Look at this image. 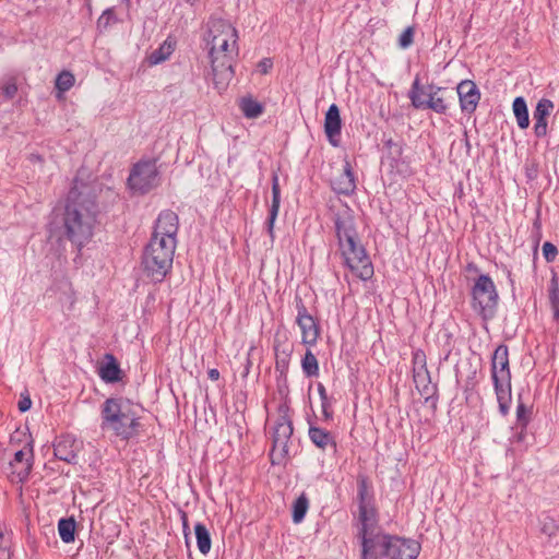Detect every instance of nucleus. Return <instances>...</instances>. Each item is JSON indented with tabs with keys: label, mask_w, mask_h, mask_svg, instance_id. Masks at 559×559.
Returning <instances> with one entry per match:
<instances>
[{
	"label": "nucleus",
	"mask_w": 559,
	"mask_h": 559,
	"mask_svg": "<svg viewBox=\"0 0 559 559\" xmlns=\"http://www.w3.org/2000/svg\"><path fill=\"white\" fill-rule=\"evenodd\" d=\"M341 116H340V109L337 105L332 104L326 114L324 119V131L325 134L330 141V143L334 146L337 145L336 136L341 133Z\"/></svg>",
	"instance_id": "obj_17"
},
{
	"label": "nucleus",
	"mask_w": 559,
	"mask_h": 559,
	"mask_svg": "<svg viewBox=\"0 0 559 559\" xmlns=\"http://www.w3.org/2000/svg\"><path fill=\"white\" fill-rule=\"evenodd\" d=\"M412 105L417 109H431L437 114H445L449 108L445 90L433 84L423 85L418 78L409 91Z\"/></svg>",
	"instance_id": "obj_8"
},
{
	"label": "nucleus",
	"mask_w": 559,
	"mask_h": 559,
	"mask_svg": "<svg viewBox=\"0 0 559 559\" xmlns=\"http://www.w3.org/2000/svg\"><path fill=\"white\" fill-rule=\"evenodd\" d=\"M302 370L309 377L317 376L319 372L318 360L310 350L306 352L302 359Z\"/></svg>",
	"instance_id": "obj_29"
},
{
	"label": "nucleus",
	"mask_w": 559,
	"mask_h": 559,
	"mask_svg": "<svg viewBox=\"0 0 559 559\" xmlns=\"http://www.w3.org/2000/svg\"><path fill=\"white\" fill-rule=\"evenodd\" d=\"M424 357H425V356H424V354H423V353H420V352L415 353V359H416V360H420V359H423Z\"/></svg>",
	"instance_id": "obj_40"
},
{
	"label": "nucleus",
	"mask_w": 559,
	"mask_h": 559,
	"mask_svg": "<svg viewBox=\"0 0 559 559\" xmlns=\"http://www.w3.org/2000/svg\"><path fill=\"white\" fill-rule=\"evenodd\" d=\"M2 92L3 94L8 97V98H12L14 97V95L16 94L17 92V85L14 81H9L8 83H5V85L3 86L2 88Z\"/></svg>",
	"instance_id": "obj_35"
},
{
	"label": "nucleus",
	"mask_w": 559,
	"mask_h": 559,
	"mask_svg": "<svg viewBox=\"0 0 559 559\" xmlns=\"http://www.w3.org/2000/svg\"><path fill=\"white\" fill-rule=\"evenodd\" d=\"M272 68V61L270 59H264L259 62L258 69L261 73L266 74L269 70Z\"/></svg>",
	"instance_id": "obj_36"
},
{
	"label": "nucleus",
	"mask_w": 559,
	"mask_h": 559,
	"mask_svg": "<svg viewBox=\"0 0 559 559\" xmlns=\"http://www.w3.org/2000/svg\"><path fill=\"white\" fill-rule=\"evenodd\" d=\"M175 50V45L170 40H165L157 49L153 50L146 61L150 66H157L166 61Z\"/></svg>",
	"instance_id": "obj_20"
},
{
	"label": "nucleus",
	"mask_w": 559,
	"mask_h": 559,
	"mask_svg": "<svg viewBox=\"0 0 559 559\" xmlns=\"http://www.w3.org/2000/svg\"><path fill=\"white\" fill-rule=\"evenodd\" d=\"M102 427L115 435L129 439L139 426V417L134 405L126 399H107L102 407Z\"/></svg>",
	"instance_id": "obj_5"
},
{
	"label": "nucleus",
	"mask_w": 559,
	"mask_h": 559,
	"mask_svg": "<svg viewBox=\"0 0 559 559\" xmlns=\"http://www.w3.org/2000/svg\"><path fill=\"white\" fill-rule=\"evenodd\" d=\"M280 203H281V190H280L278 177L276 175H274L273 180H272V205H271L270 216H269V221H267L270 233H272L275 219L277 217V214L280 211Z\"/></svg>",
	"instance_id": "obj_21"
},
{
	"label": "nucleus",
	"mask_w": 559,
	"mask_h": 559,
	"mask_svg": "<svg viewBox=\"0 0 559 559\" xmlns=\"http://www.w3.org/2000/svg\"><path fill=\"white\" fill-rule=\"evenodd\" d=\"M491 376L500 411L502 414H507L511 399V373L509 369V352L506 345H499L493 353Z\"/></svg>",
	"instance_id": "obj_7"
},
{
	"label": "nucleus",
	"mask_w": 559,
	"mask_h": 559,
	"mask_svg": "<svg viewBox=\"0 0 559 559\" xmlns=\"http://www.w3.org/2000/svg\"><path fill=\"white\" fill-rule=\"evenodd\" d=\"M209 378L213 381H216L219 379V371L217 369H210L209 372Z\"/></svg>",
	"instance_id": "obj_39"
},
{
	"label": "nucleus",
	"mask_w": 559,
	"mask_h": 559,
	"mask_svg": "<svg viewBox=\"0 0 559 559\" xmlns=\"http://www.w3.org/2000/svg\"><path fill=\"white\" fill-rule=\"evenodd\" d=\"M55 454L57 457L66 462H71L75 457L74 453L66 451V444L61 441L55 445Z\"/></svg>",
	"instance_id": "obj_32"
},
{
	"label": "nucleus",
	"mask_w": 559,
	"mask_h": 559,
	"mask_svg": "<svg viewBox=\"0 0 559 559\" xmlns=\"http://www.w3.org/2000/svg\"><path fill=\"white\" fill-rule=\"evenodd\" d=\"M472 308L484 320L495 316L498 306V293L493 281L488 275H480L472 287Z\"/></svg>",
	"instance_id": "obj_9"
},
{
	"label": "nucleus",
	"mask_w": 559,
	"mask_h": 559,
	"mask_svg": "<svg viewBox=\"0 0 559 559\" xmlns=\"http://www.w3.org/2000/svg\"><path fill=\"white\" fill-rule=\"evenodd\" d=\"M98 213L97 204L90 188L75 181L67 199L63 225L68 238L79 246L86 242L93 234Z\"/></svg>",
	"instance_id": "obj_3"
},
{
	"label": "nucleus",
	"mask_w": 559,
	"mask_h": 559,
	"mask_svg": "<svg viewBox=\"0 0 559 559\" xmlns=\"http://www.w3.org/2000/svg\"><path fill=\"white\" fill-rule=\"evenodd\" d=\"M557 253L558 250L552 243L545 242L543 245V254L548 262L554 261L557 257Z\"/></svg>",
	"instance_id": "obj_34"
},
{
	"label": "nucleus",
	"mask_w": 559,
	"mask_h": 559,
	"mask_svg": "<svg viewBox=\"0 0 559 559\" xmlns=\"http://www.w3.org/2000/svg\"><path fill=\"white\" fill-rule=\"evenodd\" d=\"M58 532L63 543H72L74 540L75 522L72 519H61L58 523Z\"/></svg>",
	"instance_id": "obj_25"
},
{
	"label": "nucleus",
	"mask_w": 559,
	"mask_h": 559,
	"mask_svg": "<svg viewBox=\"0 0 559 559\" xmlns=\"http://www.w3.org/2000/svg\"><path fill=\"white\" fill-rule=\"evenodd\" d=\"M194 532L200 552L206 555L211 549V537L207 528L202 523H198L194 527Z\"/></svg>",
	"instance_id": "obj_24"
},
{
	"label": "nucleus",
	"mask_w": 559,
	"mask_h": 559,
	"mask_svg": "<svg viewBox=\"0 0 559 559\" xmlns=\"http://www.w3.org/2000/svg\"><path fill=\"white\" fill-rule=\"evenodd\" d=\"M239 106L242 114L249 119L258 118L263 112V106L251 97H243Z\"/></svg>",
	"instance_id": "obj_23"
},
{
	"label": "nucleus",
	"mask_w": 559,
	"mask_h": 559,
	"mask_svg": "<svg viewBox=\"0 0 559 559\" xmlns=\"http://www.w3.org/2000/svg\"><path fill=\"white\" fill-rule=\"evenodd\" d=\"M523 412H524V406H523V405H520V406L518 407V416L520 417V416H521V414H522Z\"/></svg>",
	"instance_id": "obj_41"
},
{
	"label": "nucleus",
	"mask_w": 559,
	"mask_h": 559,
	"mask_svg": "<svg viewBox=\"0 0 559 559\" xmlns=\"http://www.w3.org/2000/svg\"><path fill=\"white\" fill-rule=\"evenodd\" d=\"M356 183L354 175L348 164L345 165L343 173L335 178L333 188L338 193L348 194L355 190Z\"/></svg>",
	"instance_id": "obj_18"
},
{
	"label": "nucleus",
	"mask_w": 559,
	"mask_h": 559,
	"mask_svg": "<svg viewBox=\"0 0 559 559\" xmlns=\"http://www.w3.org/2000/svg\"><path fill=\"white\" fill-rule=\"evenodd\" d=\"M238 32L226 20L211 19L206 23L203 39L212 68L213 82L224 90L234 75L233 62L238 56Z\"/></svg>",
	"instance_id": "obj_2"
},
{
	"label": "nucleus",
	"mask_w": 559,
	"mask_h": 559,
	"mask_svg": "<svg viewBox=\"0 0 559 559\" xmlns=\"http://www.w3.org/2000/svg\"><path fill=\"white\" fill-rule=\"evenodd\" d=\"M183 528H185V531L188 528V525H187V522H186V516H183Z\"/></svg>",
	"instance_id": "obj_43"
},
{
	"label": "nucleus",
	"mask_w": 559,
	"mask_h": 559,
	"mask_svg": "<svg viewBox=\"0 0 559 559\" xmlns=\"http://www.w3.org/2000/svg\"><path fill=\"white\" fill-rule=\"evenodd\" d=\"M297 308L298 314L296 323L300 329L302 343L306 345H314L319 337V326L314 319L308 313L301 300L298 302Z\"/></svg>",
	"instance_id": "obj_14"
},
{
	"label": "nucleus",
	"mask_w": 559,
	"mask_h": 559,
	"mask_svg": "<svg viewBox=\"0 0 559 559\" xmlns=\"http://www.w3.org/2000/svg\"><path fill=\"white\" fill-rule=\"evenodd\" d=\"M176 247L177 245L151 238L142 258L145 274L156 282L163 281L173 266Z\"/></svg>",
	"instance_id": "obj_6"
},
{
	"label": "nucleus",
	"mask_w": 559,
	"mask_h": 559,
	"mask_svg": "<svg viewBox=\"0 0 559 559\" xmlns=\"http://www.w3.org/2000/svg\"><path fill=\"white\" fill-rule=\"evenodd\" d=\"M120 369L118 365L111 360L104 365L99 370V376L106 382H115L119 380Z\"/></svg>",
	"instance_id": "obj_26"
},
{
	"label": "nucleus",
	"mask_w": 559,
	"mask_h": 559,
	"mask_svg": "<svg viewBox=\"0 0 559 559\" xmlns=\"http://www.w3.org/2000/svg\"><path fill=\"white\" fill-rule=\"evenodd\" d=\"M0 559H11V539L3 533H0Z\"/></svg>",
	"instance_id": "obj_31"
},
{
	"label": "nucleus",
	"mask_w": 559,
	"mask_h": 559,
	"mask_svg": "<svg viewBox=\"0 0 559 559\" xmlns=\"http://www.w3.org/2000/svg\"><path fill=\"white\" fill-rule=\"evenodd\" d=\"M319 392H320V394L323 396V394H324L325 390H324V388H323L322 385H320V388H319Z\"/></svg>",
	"instance_id": "obj_42"
},
{
	"label": "nucleus",
	"mask_w": 559,
	"mask_h": 559,
	"mask_svg": "<svg viewBox=\"0 0 559 559\" xmlns=\"http://www.w3.org/2000/svg\"><path fill=\"white\" fill-rule=\"evenodd\" d=\"M414 29L413 27H407L399 38V45L401 48H408L413 43Z\"/></svg>",
	"instance_id": "obj_33"
},
{
	"label": "nucleus",
	"mask_w": 559,
	"mask_h": 559,
	"mask_svg": "<svg viewBox=\"0 0 559 559\" xmlns=\"http://www.w3.org/2000/svg\"><path fill=\"white\" fill-rule=\"evenodd\" d=\"M178 216L173 211L162 212L155 223L152 239L177 245Z\"/></svg>",
	"instance_id": "obj_13"
},
{
	"label": "nucleus",
	"mask_w": 559,
	"mask_h": 559,
	"mask_svg": "<svg viewBox=\"0 0 559 559\" xmlns=\"http://www.w3.org/2000/svg\"><path fill=\"white\" fill-rule=\"evenodd\" d=\"M75 82L74 75L69 71H62L56 79V88L60 94L69 91Z\"/></svg>",
	"instance_id": "obj_27"
},
{
	"label": "nucleus",
	"mask_w": 559,
	"mask_h": 559,
	"mask_svg": "<svg viewBox=\"0 0 559 559\" xmlns=\"http://www.w3.org/2000/svg\"><path fill=\"white\" fill-rule=\"evenodd\" d=\"M359 521L361 538V559H416L421 546L417 540L383 534L377 525L376 510L364 502L360 492Z\"/></svg>",
	"instance_id": "obj_1"
},
{
	"label": "nucleus",
	"mask_w": 559,
	"mask_h": 559,
	"mask_svg": "<svg viewBox=\"0 0 559 559\" xmlns=\"http://www.w3.org/2000/svg\"><path fill=\"white\" fill-rule=\"evenodd\" d=\"M558 530V522L554 518L546 515L540 519V532L544 535L552 537L557 534Z\"/></svg>",
	"instance_id": "obj_30"
},
{
	"label": "nucleus",
	"mask_w": 559,
	"mask_h": 559,
	"mask_svg": "<svg viewBox=\"0 0 559 559\" xmlns=\"http://www.w3.org/2000/svg\"><path fill=\"white\" fill-rule=\"evenodd\" d=\"M308 499L302 495L295 502L293 507V521L295 523H300L308 510Z\"/></svg>",
	"instance_id": "obj_28"
},
{
	"label": "nucleus",
	"mask_w": 559,
	"mask_h": 559,
	"mask_svg": "<svg viewBox=\"0 0 559 559\" xmlns=\"http://www.w3.org/2000/svg\"><path fill=\"white\" fill-rule=\"evenodd\" d=\"M554 109V103L550 99H540L533 114L535 120L534 132L536 136L543 138L547 134V118Z\"/></svg>",
	"instance_id": "obj_16"
},
{
	"label": "nucleus",
	"mask_w": 559,
	"mask_h": 559,
	"mask_svg": "<svg viewBox=\"0 0 559 559\" xmlns=\"http://www.w3.org/2000/svg\"><path fill=\"white\" fill-rule=\"evenodd\" d=\"M293 435L292 423L286 417H281L273 427L271 451L272 463L280 464L288 454V443Z\"/></svg>",
	"instance_id": "obj_11"
},
{
	"label": "nucleus",
	"mask_w": 559,
	"mask_h": 559,
	"mask_svg": "<svg viewBox=\"0 0 559 559\" xmlns=\"http://www.w3.org/2000/svg\"><path fill=\"white\" fill-rule=\"evenodd\" d=\"M130 188L139 193H146L159 185L157 166L154 162L136 164L128 179Z\"/></svg>",
	"instance_id": "obj_10"
},
{
	"label": "nucleus",
	"mask_w": 559,
	"mask_h": 559,
	"mask_svg": "<svg viewBox=\"0 0 559 559\" xmlns=\"http://www.w3.org/2000/svg\"><path fill=\"white\" fill-rule=\"evenodd\" d=\"M309 438L321 450H326L329 448L333 450L336 449V443L333 437L331 436L330 432H328L324 429H321L319 427H310Z\"/></svg>",
	"instance_id": "obj_19"
},
{
	"label": "nucleus",
	"mask_w": 559,
	"mask_h": 559,
	"mask_svg": "<svg viewBox=\"0 0 559 559\" xmlns=\"http://www.w3.org/2000/svg\"><path fill=\"white\" fill-rule=\"evenodd\" d=\"M456 92L461 109L466 112L475 111L480 99V93L476 84L471 80H464L457 85Z\"/></svg>",
	"instance_id": "obj_15"
},
{
	"label": "nucleus",
	"mask_w": 559,
	"mask_h": 559,
	"mask_svg": "<svg viewBox=\"0 0 559 559\" xmlns=\"http://www.w3.org/2000/svg\"><path fill=\"white\" fill-rule=\"evenodd\" d=\"M111 15H112V10H110V9L106 10L99 17L98 23L100 24L105 21V23L107 24L109 22V19L111 17Z\"/></svg>",
	"instance_id": "obj_38"
},
{
	"label": "nucleus",
	"mask_w": 559,
	"mask_h": 559,
	"mask_svg": "<svg viewBox=\"0 0 559 559\" xmlns=\"http://www.w3.org/2000/svg\"><path fill=\"white\" fill-rule=\"evenodd\" d=\"M31 405H32V401L29 397H23L20 402H19V409L21 412H26L31 408Z\"/></svg>",
	"instance_id": "obj_37"
},
{
	"label": "nucleus",
	"mask_w": 559,
	"mask_h": 559,
	"mask_svg": "<svg viewBox=\"0 0 559 559\" xmlns=\"http://www.w3.org/2000/svg\"><path fill=\"white\" fill-rule=\"evenodd\" d=\"M33 449L27 442L21 450L15 451L14 457L9 463L8 476L13 483L24 481L32 469Z\"/></svg>",
	"instance_id": "obj_12"
},
{
	"label": "nucleus",
	"mask_w": 559,
	"mask_h": 559,
	"mask_svg": "<svg viewBox=\"0 0 559 559\" xmlns=\"http://www.w3.org/2000/svg\"><path fill=\"white\" fill-rule=\"evenodd\" d=\"M518 126L526 129L530 126L528 110L526 102L523 97H516L512 105Z\"/></svg>",
	"instance_id": "obj_22"
},
{
	"label": "nucleus",
	"mask_w": 559,
	"mask_h": 559,
	"mask_svg": "<svg viewBox=\"0 0 559 559\" xmlns=\"http://www.w3.org/2000/svg\"><path fill=\"white\" fill-rule=\"evenodd\" d=\"M335 230L338 250L345 265L359 278L366 281L373 275L372 263L358 238L355 219L349 209L336 214Z\"/></svg>",
	"instance_id": "obj_4"
}]
</instances>
